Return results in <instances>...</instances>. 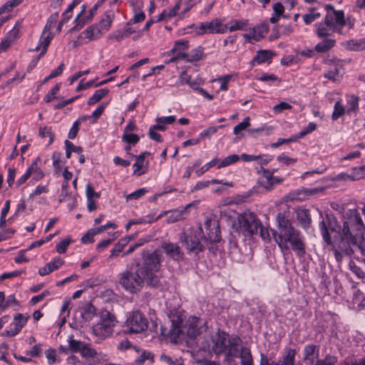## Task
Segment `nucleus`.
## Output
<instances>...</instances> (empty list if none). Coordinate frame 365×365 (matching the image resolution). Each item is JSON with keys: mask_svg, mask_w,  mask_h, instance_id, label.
Segmentation results:
<instances>
[{"mask_svg": "<svg viewBox=\"0 0 365 365\" xmlns=\"http://www.w3.org/2000/svg\"><path fill=\"white\" fill-rule=\"evenodd\" d=\"M135 30L130 27L129 25L123 29V31H118L109 35L110 38H113L117 41H120L126 38H128L130 34H133Z\"/></svg>", "mask_w": 365, "mask_h": 365, "instance_id": "nucleus-32", "label": "nucleus"}, {"mask_svg": "<svg viewBox=\"0 0 365 365\" xmlns=\"http://www.w3.org/2000/svg\"><path fill=\"white\" fill-rule=\"evenodd\" d=\"M96 235L93 229L89 230L81 238L83 243H92L93 242V237Z\"/></svg>", "mask_w": 365, "mask_h": 365, "instance_id": "nucleus-64", "label": "nucleus"}, {"mask_svg": "<svg viewBox=\"0 0 365 365\" xmlns=\"http://www.w3.org/2000/svg\"><path fill=\"white\" fill-rule=\"evenodd\" d=\"M29 319V315L24 316L20 313L16 314L14 319V327L21 331V329L26 325Z\"/></svg>", "mask_w": 365, "mask_h": 365, "instance_id": "nucleus-41", "label": "nucleus"}, {"mask_svg": "<svg viewBox=\"0 0 365 365\" xmlns=\"http://www.w3.org/2000/svg\"><path fill=\"white\" fill-rule=\"evenodd\" d=\"M297 220L303 228H308L312 221L309 210L307 209H298L297 210Z\"/></svg>", "mask_w": 365, "mask_h": 365, "instance_id": "nucleus-26", "label": "nucleus"}, {"mask_svg": "<svg viewBox=\"0 0 365 365\" xmlns=\"http://www.w3.org/2000/svg\"><path fill=\"white\" fill-rule=\"evenodd\" d=\"M160 361L165 362L169 365H184V363L181 358L173 359L165 354H162L160 355Z\"/></svg>", "mask_w": 365, "mask_h": 365, "instance_id": "nucleus-48", "label": "nucleus"}, {"mask_svg": "<svg viewBox=\"0 0 365 365\" xmlns=\"http://www.w3.org/2000/svg\"><path fill=\"white\" fill-rule=\"evenodd\" d=\"M135 11V15L133 18L128 23V25H130L131 24H135L138 22H141L144 21L145 16L143 11H142L140 9L134 10Z\"/></svg>", "mask_w": 365, "mask_h": 365, "instance_id": "nucleus-56", "label": "nucleus"}, {"mask_svg": "<svg viewBox=\"0 0 365 365\" xmlns=\"http://www.w3.org/2000/svg\"><path fill=\"white\" fill-rule=\"evenodd\" d=\"M277 230H271L272 236L282 252L291 248L297 256L306 253L304 238L299 230L295 228L286 215L279 212L276 217Z\"/></svg>", "mask_w": 365, "mask_h": 365, "instance_id": "nucleus-1", "label": "nucleus"}, {"mask_svg": "<svg viewBox=\"0 0 365 365\" xmlns=\"http://www.w3.org/2000/svg\"><path fill=\"white\" fill-rule=\"evenodd\" d=\"M115 14L114 11L113 10L107 11L101 18V21L97 26H99L101 29V31L104 33L105 31H107L111 25V23L113 20L114 19Z\"/></svg>", "mask_w": 365, "mask_h": 365, "instance_id": "nucleus-24", "label": "nucleus"}, {"mask_svg": "<svg viewBox=\"0 0 365 365\" xmlns=\"http://www.w3.org/2000/svg\"><path fill=\"white\" fill-rule=\"evenodd\" d=\"M189 48V42L187 40L180 39L175 42L173 48L170 50L171 53L174 54L177 51L187 50Z\"/></svg>", "mask_w": 365, "mask_h": 365, "instance_id": "nucleus-43", "label": "nucleus"}, {"mask_svg": "<svg viewBox=\"0 0 365 365\" xmlns=\"http://www.w3.org/2000/svg\"><path fill=\"white\" fill-rule=\"evenodd\" d=\"M169 319L171 322V327L168 334L173 337L179 336L182 331H183V322L185 319V315L177 310H173L170 312Z\"/></svg>", "mask_w": 365, "mask_h": 365, "instance_id": "nucleus-13", "label": "nucleus"}, {"mask_svg": "<svg viewBox=\"0 0 365 365\" xmlns=\"http://www.w3.org/2000/svg\"><path fill=\"white\" fill-rule=\"evenodd\" d=\"M331 19V17H329ZM316 26V35L319 38H330V36L334 32H336V29L334 27L333 24L329 22V16H325L324 21L315 24Z\"/></svg>", "mask_w": 365, "mask_h": 365, "instance_id": "nucleus-16", "label": "nucleus"}, {"mask_svg": "<svg viewBox=\"0 0 365 365\" xmlns=\"http://www.w3.org/2000/svg\"><path fill=\"white\" fill-rule=\"evenodd\" d=\"M71 239L69 237H67L66 239H63V240H61L59 243H58L56 245V251L59 253V254H63L66 252L70 242H71Z\"/></svg>", "mask_w": 365, "mask_h": 365, "instance_id": "nucleus-54", "label": "nucleus"}, {"mask_svg": "<svg viewBox=\"0 0 365 365\" xmlns=\"http://www.w3.org/2000/svg\"><path fill=\"white\" fill-rule=\"evenodd\" d=\"M96 315V308L91 303H87L83 307L81 317L86 322L91 321Z\"/></svg>", "mask_w": 365, "mask_h": 365, "instance_id": "nucleus-33", "label": "nucleus"}, {"mask_svg": "<svg viewBox=\"0 0 365 365\" xmlns=\"http://www.w3.org/2000/svg\"><path fill=\"white\" fill-rule=\"evenodd\" d=\"M80 354L83 357L93 358L97 355V351L91 348L90 344L84 342L82 349H81Z\"/></svg>", "mask_w": 365, "mask_h": 365, "instance_id": "nucleus-42", "label": "nucleus"}, {"mask_svg": "<svg viewBox=\"0 0 365 365\" xmlns=\"http://www.w3.org/2000/svg\"><path fill=\"white\" fill-rule=\"evenodd\" d=\"M39 162L40 158H37L30 165V167H33L34 168V170H31V176H33V179L36 181L42 179L44 176V173L38 167Z\"/></svg>", "mask_w": 365, "mask_h": 365, "instance_id": "nucleus-36", "label": "nucleus"}, {"mask_svg": "<svg viewBox=\"0 0 365 365\" xmlns=\"http://www.w3.org/2000/svg\"><path fill=\"white\" fill-rule=\"evenodd\" d=\"M323 41L318 43L314 50L318 53H325L331 50L336 45V40L331 38H324Z\"/></svg>", "mask_w": 365, "mask_h": 365, "instance_id": "nucleus-27", "label": "nucleus"}, {"mask_svg": "<svg viewBox=\"0 0 365 365\" xmlns=\"http://www.w3.org/2000/svg\"><path fill=\"white\" fill-rule=\"evenodd\" d=\"M202 232V228L200 227L198 230H190L188 233L182 234L180 240L188 252L198 254L205 250L206 245L200 241Z\"/></svg>", "mask_w": 365, "mask_h": 365, "instance_id": "nucleus-7", "label": "nucleus"}, {"mask_svg": "<svg viewBox=\"0 0 365 365\" xmlns=\"http://www.w3.org/2000/svg\"><path fill=\"white\" fill-rule=\"evenodd\" d=\"M346 98V114L351 115L352 114H356L359 111V98L354 95H347Z\"/></svg>", "mask_w": 365, "mask_h": 365, "instance_id": "nucleus-21", "label": "nucleus"}, {"mask_svg": "<svg viewBox=\"0 0 365 365\" xmlns=\"http://www.w3.org/2000/svg\"><path fill=\"white\" fill-rule=\"evenodd\" d=\"M264 179L262 178L260 181V183L267 190H270V189H272V187L273 185V182H272L273 178H272V174H270L269 173V171L267 170H264Z\"/></svg>", "mask_w": 365, "mask_h": 365, "instance_id": "nucleus-49", "label": "nucleus"}, {"mask_svg": "<svg viewBox=\"0 0 365 365\" xmlns=\"http://www.w3.org/2000/svg\"><path fill=\"white\" fill-rule=\"evenodd\" d=\"M219 162L218 158H214L210 162L206 163L202 167H201L200 169L196 170V174L198 177L204 174L205 172H207L210 168L215 166L217 163Z\"/></svg>", "mask_w": 365, "mask_h": 365, "instance_id": "nucleus-50", "label": "nucleus"}, {"mask_svg": "<svg viewBox=\"0 0 365 365\" xmlns=\"http://www.w3.org/2000/svg\"><path fill=\"white\" fill-rule=\"evenodd\" d=\"M319 351V349L316 345L309 344L305 346L304 349L303 360L310 364H312L314 361V353Z\"/></svg>", "mask_w": 365, "mask_h": 365, "instance_id": "nucleus-30", "label": "nucleus"}, {"mask_svg": "<svg viewBox=\"0 0 365 365\" xmlns=\"http://www.w3.org/2000/svg\"><path fill=\"white\" fill-rule=\"evenodd\" d=\"M180 81L182 84L188 85L192 89L196 90L199 86L203 84V81L201 78L197 76L192 78L187 72H182L180 76Z\"/></svg>", "mask_w": 365, "mask_h": 365, "instance_id": "nucleus-20", "label": "nucleus"}, {"mask_svg": "<svg viewBox=\"0 0 365 365\" xmlns=\"http://www.w3.org/2000/svg\"><path fill=\"white\" fill-rule=\"evenodd\" d=\"M321 16L319 12H317L314 8L310 9L309 14L303 15V20L306 24H309Z\"/></svg>", "mask_w": 365, "mask_h": 365, "instance_id": "nucleus-44", "label": "nucleus"}, {"mask_svg": "<svg viewBox=\"0 0 365 365\" xmlns=\"http://www.w3.org/2000/svg\"><path fill=\"white\" fill-rule=\"evenodd\" d=\"M205 233H203L202 237V242L206 245L219 242L221 240V232L220 223L217 220L213 219H207L205 222Z\"/></svg>", "mask_w": 365, "mask_h": 365, "instance_id": "nucleus-8", "label": "nucleus"}, {"mask_svg": "<svg viewBox=\"0 0 365 365\" xmlns=\"http://www.w3.org/2000/svg\"><path fill=\"white\" fill-rule=\"evenodd\" d=\"M128 245L127 240H120L114 246V247L110 250V255L109 256V259L118 256L119 253H120L125 247Z\"/></svg>", "mask_w": 365, "mask_h": 365, "instance_id": "nucleus-40", "label": "nucleus"}, {"mask_svg": "<svg viewBox=\"0 0 365 365\" xmlns=\"http://www.w3.org/2000/svg\"><path fill=\"white\" fill-rule=\"evenodd\" d=\"M117 323V320L113 314L106 310H103L100 314V320L93 326V334L102 339H106L112 334L113 327Z\"/></svg>", "mask_w": 365, "mask_h": 365, "instance_id": "nucleus-6", "label": "nucleus"}, {"mask_svg": "<svg viewBox=\"0 0 365 365\" xmlns=\"http://www.w3.org/2000/svg\"><path fill=\"white\" fill-rule=\"evenodd\" d=\"M222 127L223 125H220L218 127H209L200 133V138H210L217 131L218 128H221Z\"/></svg>", "mask_w": 365, "mask_h": 365, "instance_id": "nucleus-59", "label": "nucleus"}, {"mask_svg": "<svg viewBox=\"0 0 365 365\" xmlns=\"http://www.w3.org/2000/svg\"><path fill=\"white\" fill-rule=\"evenodd\" d=\"M38 135L42 138H46V137L49 138V140H48V142L47 144L48 146L51 145L54 140L55 135L52 133L51 127H48V126L40 127L39 130H38Z\"/></svg>", "mask_w": 365, "mask_h": 365, "instance_id": "nucleus-37", "label": "nucleus"}, {"mask_svg": "<svg viewBox=\"0 0 365 365\" xmlns=\"http://www.w3.org/2000/svg\"><path fill=\"white\" fill-rule=\"evenodd\" d=\"M204 56V48L201 46L192 49L190 53L179 52L175 58H171V61L178 59H184L187 62L193 63L202 59Z\"/></svg>", "mask_w": 365, "mask_h": 365, "instance_id": "nucleus-15", "label": "nucleus"}, {"mask_svg": "<svg viewBox=\"0 0 365 365\" xmlns=\"http://www.w3.org/2000/svg\"><path fill=\"white\" fill-rule=\"evenodd\" d=\"M259 230V235L262 237V240L267 242L271 241V235L272 234H270V232H272L271 230L269 229L267 227H264L262 224L261 223V225L259 227L258 230Z\"/></svg>", "mask_w": 365, "mask_h": 365, "instance_id": "nucleus-52", "label": "nucleus"}, {"mask_svg": "<svg viewBox=\"0 0 365 365\" xmlns=\"http://www.w3.org/2000/svg\"><path fill=\"white\" fill-rule=\"evenodd\" d=\"M322 235L326 242L329 244L331 242V237L329 233L328 228L324 221H322L319 223Z\"/></svg>", "mask_w": 365, "mask_h": 365, "instance_id": "nucleus-58", "label": "nucleus"}, {"mask_svg": "<svg viewBox=\"0 0 365 365\" xmlns=\"http://www.w3.org/2000/svg\"><path fill=\"white\" fill-rule=\"evenodd\" d=\"M142 257L143 262H135V267L147 277L152 288H160L163 287L161 276L158 274L157 272L160 270L161 266L163 257L161 251L159 250H155L153 252L143 251Z\"/></svg>", "mask_w": 365, "mask_h": 365, "instance_id": "nucleus-2", "label": "nucleus"}, {"mask_svg": "<svg viewBox=\"0 0 365 365\" xmlns=\"http://www.w3.org/2000/svg\"><path fill=\"white\" fill-rule=\"evenodd\" d=\"M161 248L170 259L174 261L183 259L184 253L181 247L177 243L163 242L161 244Z\"/></svg>", "mask_w": 365, "mask_h": 365, "instance_id": "nucleus-14", "label": "nucleus"}, {"mask_svg": "<svg viewBox=\"0 0 365 365\" xmlns=\"http://www.w3.org/2000/svg\"><path fill=\"white\" fill-rule=\"evenodd\" d=\"M182 9V7L180 6V4L178 3V1L176 3V4L174 6L173 8L169 9V10H165V12L167 14L166 16L168 18V20L173 16H175L178 11Z\"/></svg>", "mask_w": 365, "mask_h": 365, "instance_id": "nucleus-63", "label": "nucleus"}, {"mask_svg": "<svg viewBox=\"0 0 365 365\" xmlns=\"http://www.w3.org/2000/svg\"><path fill=\"white\" fill-rule=\"evenodd\" d=\"M342 46L350 51H363L365 50V38L351 39L342 43Z\"/></svg>", "mask_w": 365, "mask_h": 365, "instance_id": "nucleus-25", "label": "nucleus"}, {"mask_svg": "<svg viewBox=\"0 0 365 365\" xmlns=\"http://www.w3.org/2000/svg\"><path fill=\"white\" fill-rule=\"evenodd\" d=\"M261 222L257 215L250 210L237 215L232 222V229L244 236H252L257 233Z\"/></svg>", "mask_w": 365, "mask_h": 365, "instance_id": "nucleus-5", "label": "nucleus"}, {"mask_svg": "<svg viewBox=\"0 0 365 365\" xmlns=\"http://www.w3.org/2000/svg\"><path fill=\"white\" fill-rule=\"evenodd\" d=\"M109 91L107 88H101L94 93V94L90 97L88 100V105L91 106L100 101L103 98H104L108 93Z\"/></svg>", "mask_w": 365, "mask_h": 365, "instance_id": "nucleus-35", "label": "nucleus"}, {"mask_svg": "<svg viewBox=\"0 0 365 365\" xmlns=\"http://www.w3.org/2000/svg\"><path fill=\"white\" fill-rule=\"evenodd\" d=\"M267 27L265 25H258L252 29L248 34H244L245 41L252 43V41H259L267 34Z\"/></svg>", "mask_w": 365, "mask_h": 365, "instance_id": "nucleus-18", "label": "nucleus"}, {"mask_svg": "<svg viewBox=\"0 0 365 365\" xmlns=\"http://www.w3.org/2000/svg\"><path fill=\"white\" fill-rule=\"evenodd\" d=\"M69 347L70 349L74 351V352H80L81 349H82V346L84 344V342H82L81 341H78L76 339H70L68 341Z\"/></svg>", "mask_w": 365, "mask_h": 365, "instance_id": "nucleus-60", "label": "nucleus"}, {"mask_svg": "<svg viewBox=\"0 0 365 365\" xmlns=\"http://www.w3.org/2000/svg\"><path fill=\"white\" fill-rule=\"evenodd\" d=\"M344 113H346L344 106L342 105L341 101H336L334 106V110L331 114V119L333 120H336L340 117H341Z\"/></svg>", "mask_w": 365, "mask_h": 365, "instance_id": "nucleus-39", "label": "nucleus"}, {"mask_svg": "<svg viewBox=\"0 0 365 365\" xmlns=\"http://www.w3.org/2000/svg\"><path fill=\"white\" fill-rule=\"evenodd\" d=\"M230 26L227 27L230 31L232 32L237 30L245 31L249 24L248 20H233L230 22Z\"/></svg>", "mask_w": 365, "mask_h": 365, "instance_id": "nucleus-34", "label": "nucleus"}, {"mask_svg": "<svg viewBox=\"0 0 365 365\" xmlns=\"http://www.w3.org/2000/svg\"><path fill=\"white\" fill-rule=\"evenodd\" d=\"M139 137L138 135L134 133H125L122 137L123 141L127 142L130 144H135L139 141Z\"/></svg>", "mask_w": 365, "mask_h": 365, "instance_id": "nucleus-57", "label": "nucleus"}, {"mask_svg": "<svg viewBox=\"0 0 365 365\" xmlns=\"http://www.w3.org/2000/svg\"><path fill=\"white\" fill-rule=\"evenodd\" d=\"M150 155L149 152H143L139 155L135 156L136 162L133 164V175H141L145 173V170L143 168L144 159Z\"/></svg>", "mask_w": 365, "mask_h": 365, "instance_id": "nucleus-28", "label": "nucleus"}, {"mask_svg": "<svg viewBox=\"0 0 365 365\" xmlns=\"http://www.w3.org/2000/svg\"><path fill=\"white\" fill-rule=\"evenodd\" d=\"M250 118L247 117L245 118L242 122L237 124L236 126L234 127L233 133L235 135H238L240 131L244 130L247 129L248 127H250Z\"/></svg>", "mask_w": 365, "mask_h": 365, "instance_id": "nucleus-51", "label": "nucleus"}, {"mask_svg": "<svg viewBox=\"0 0 365 365\" xmlns=\"http://www.w3.org/2000/svg\"><path fill=\"white\" fill-rule=\"evenodd\" d=\"M146 317L139 311L133 312L125 322V327L128 333H140L148 327Z\"/></svg>", "mask_w": 365, "mask_h": 365, "instance_id": "nucleus-9", "label": "nucleus"}, {"mask_svg": "<svg viewBox=\"0 0 365 365\" xmlns=\"http://www.w3.org/2000/svg\"><path fill=\"white\" fill-rule=\"evenodd\" d=\"M53 38V34L50 31H46L43 29L41 36L40 37L38 44L36 47L35 51H39L40 49H42L40 54L37 57L34 66H35V64L36 62L43 56L47 51V48L49 46L51 40Z\"/></svg>", "mask_w": 365, "mask_h": 365, "instance_id": "nucleus-17", "label": "nucleus"}, {"mask_svg": "<svg viewBox=\"0 0 365 365\" xmlns=\"http://www.w3.org/2000/svg\"><path fill=\"white\" fill-rule=\"evenodd\" d=\"M240 357L242 365H253L252 356L249 349L246 347L242 348Z\"/></svg>", "mask_w": 365, "mask_h": 365, "instance_id": "nucleus-38", "label": "nucleus"}, {"mask_svg": "<svg viewBox=\"0 0 365 365\" xmlns=\"http://www.w3.org/2000/svg\"><path fill=\"white\" fill-rule=\"evenodd\" d=\"M147 192H148L147 190H145V188H140V189L134 191L133 192L128 195L126 196V200H137V199L140 198V197L143 196Z\"/></svg>", "mask_w": 365, "mask_h": 365, "instance_id": "nucleus-61", "label": "nucleus"}, {"mask_svg": "<svg viewBox=\"0 0 365 365\" xmlns=\"http://www.w3.org/2000/svg\"><path fill=\"white\" fill-rule=\"evenodd\" d=\"M148 280L147 277L135 266L134 269H128L119 274L118 283L126 292L134 294L139 293L145 285L152 287Z\"/></svg>", "mask_w": 365, "mask_h": 365, "instance_id": "nucleus-4", "label": "nucleus"}, {"mask_svg": "<svg viewBox=\"0 0 365 365\" xmlns=\"http://www.w3.org/2000/svg\"><path fill=\"white\" fill-rule=\"evenodd\" d=\"M240 341L238 336H230L225 331L218 330L211 336L208 348L217 356L226 353L229 359L238 356Z\"/></svg>", "mask_w": 365, "mask_h": 365, "instance_id": "nucleus-3", "label": "nucleus"}, {"mask_svg": "<svg viewBox=\"0 0 365 365\" xmlns=\"http://www.w3.org/2000/svg\"><path fill=\"white\" fill-rule=\"evenodd\" d=\"M192 203H190L187 205L185 207H183L182 210H174L170 212V215H168L167 218V222L168 223H173L177 221L183 220L185 218V215L187 214V210L191 207Z\"/></svg>", "mask_w": 365, "mask_h": 365, "instance_id": "nucleus-22", "label": "nucleus"}, {"mask_svg": "<svg viewBox=\"0 0 365 365\" xmlns=\"http://www.w3.org/2000/svg\"><path fill=\"white\" fill-rule=\"evenodd\" d=\"M60 84H56L54 87H53L50 91L46 95L44 98V101L46 103H49L56 98V95L58 93L60 90Z\"/></svg>", "mask_w": 365, "mask_h": 365, "instance_id": "nucleus-55", "label": "nucleus"}, {"mask_svg": "<svg viewBox=\"0 0 365 365\" xmlns=\"http://www.w3.org/2000/svg\"><path fill=\"white\" fill-rule=\"evenodd\" d=\"M58 19V13L55 12L52 14L50 17L48 19L46 26L43 29L46 31H50L55 26Z\"/></svg>", "mask_w": 365, "mask_h": 365, "instance_id": "nucleus-53", "label": "nucleus"}, {"mask_svg": "<svg viewBox=\"0 0 365 365\" xmlns=\"http://www.w3.org/2000/svg\"><path fill=\"white\" fill-rule=\"evenodd\" d=\"M240 160V156L236 154H232L230 155H228L225 158H224L220 163L218 165V168H222L227 167L230 165H232L236 162H237Z\"/></svg>", "mask_w": 365, "mask_h": 365, "instance_id": "nucleus-46", "label": "nucleus"}, {"mask_svg": "<svg viewBox=\"0 0 365 365\" xmlns=\"http://www.w3.org/2000/svg\"><path fill=\"white\" fill-rule=\"evenodd\" d=\"M17 24L15 26L9 31L6 36L13 43L19 37V29L16 27Z\"/></svg>", "mask_w": 365, "mask_h": 365, "instance_id": "nucleus-62", "label": "nucleus"}, {"mask_svg": "<svg viewBox=\"0 0 365 365\" xmlns=\"http://www.w3.org/2000/svg\"><path fill=\"white\" fill-rule=\"evenodd\" d=\"M273 56V53L269 50H260L257 52L256 56L252 61V63L255 62L260 64L265 62H269Z\"/></svg>", "mask_w": 365, "mask_h": 365, "instance_id": "nucleus-31", "label": "nucleus"}, {"mask_svg": "<svg viewBox=\"0 0 365 365\" xmlns=\"http://www.w3.org/2000/svg\"><path fill=\"white\" fill-rule=\"evenodd\" d=\"M63 264V260L61 258L54 259L52 262L47 263L45 266L41 267L38 274L41 276L48 274L51 272L58 269Z\"/></svg>", "mask_w": 365, "mask_h": 365, "instance_id": "nucleus-23", "label": "nucleus"}, {"mask_svg": "<svg viewBox=\"0 0 365 365\" xmlns=\"http://www.w3.org/2000/svg\"><path fill=\"white\" fill-rule=\"evenodd\" d=\"M22 0H11L0 7V15L11 11L14 7L19 6Z\"/></svg>", "mask_w": 365, "mask_h": 365, "instance_id": "nucleus-45", "label": "nucleus"}, {"mask_svg": "<svg viewBox=\"0 0 365 365\" xmlns=\"http://www.w3.org/2000/svg\"><path fill=\"white\" fill-rule=\"evenodd\" d=\"M205 330L203 322L196 317H190L183 327L181 334L190 339H196Z\"/></svg>", "mask_w": 365, "mask_h": 365, "instance_id": "nucleus-11", "label": "nucleus"}, {"mask_svg": "<svg viewBox=\"0 0 365 365\" xmlns=\"http://www.w3.org/2000/svg\"><path fill=\"white\" fill-rule=\"evenodd\" d=\"M325 9L327 10L325 16L331 17V19L329 18V22L336 28V33L341 34L342 28L346 26L344 12L342 10H335L331 4L325 5Z\"/></svg>", "mask_w": 365, "mask_h": 365, "instance_id": "nucleus-12", "label": "nucleus"}, {"mask_svg": "<svg viewBox=\"0 0 365 365\" xmlns=\"http://www.w3.org/2000/svg\"><path fill=\"white\" fill-rule=\"evenodd\" d=\"M296 355V351L293 349H287L286 354L283 357V359L282 361V363L276 364V363H268L267 359L262 356L261 359V364L260 365H294V357Z\"/></svg>", "mask_w": 365, "mask_h": 365, "instance_id": "nucleus-19", "label": "nucleus"}, {"mask_svg": "<svg viewBox=\"0 0 365 365\" xmlns=\"http://www.w3.org/2000/svg\"><path fill=\"white\" fill-rule=\"evenodd\" d=\"M103 33L96 24L88 26L82 34L85 35V38L89 41H93L100 38Z\"/></svg>", "mask_w": 365, "mask_h": 365, "instance_id": "nucleus-29", "label": "nucleus"}, {"mask_svg": "<svg viewBox=\"0 0 365 365\" xmlns=\"http://www.w3.org/2000/svg\"><path fill=\"white\" fill-rule=\"evenodd\" d=\"M200 0H179L178 3L182 7L181 14H184L187 13L191 8L196 5Z\"/></svg>", "mask_w": 365, "mask_h": 365, "instance_id": "nucleus-47", "label": "nucleus"}, {"mask_svg": "<svg viewBox=\"0 0 365 365\" xmlns=\"http://www.w3.org/2000/svg\"><path fill=\"white\" fill-rule=\"evenodd\" d=\"M195 28V33L196 35H202L205 34H223L227 30V26L223 25L218 19H215L210 22H204L198 27H195L194 25L188 29Z\"/></svg>", "mask_w": 365, "mask_h": 365, "instance_id": "nucleus-10", "label": "nucleus"}]
</instances>
